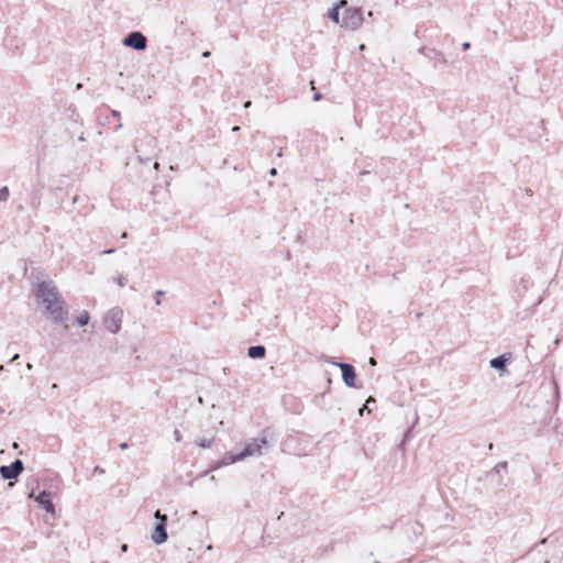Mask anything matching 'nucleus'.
Listing matches in <instances>:
<instances>
[{"label":"nucleus","instance_id":"nucleus-1","mask_svg":"<svg viewBox=\"0 0 563 563\" xmlns=\"http://www.w3.org/2000/svg\"><path fill=\"white\" fill-rule=\"evenodd\" d=\"M37 303L44 308L48 318L56 323H65L68 320V309L52 280L38 284L36 291Z\"/></svg>","mask_w":563,"mask_h":563},{"label":"nucleus","instance_id":"nucleus-2","mask_svg":"<svg viewBox=\"0 0 563 563\" xmlns=\"http://www.w3.org/2000/svg\"><path fill=\"white\" fill-rule=\"evenodd\" d=\"M268 445L267 439L265 437L254 438L250 440L244 450L239 453L240 459H246L249 456H261L263 454V450Z\"/></svg>","mask_w":563,"mask_h":563},{"label":"nucleus","instance_id":"nucleus-3","mask_svg":"<svg viewBox=\"0 0 563 563\" xmlns=\"http://www.w3.org/2000/svg\"><path fill=\"white\" fill-rule=\"evenodd\" d=\"M508 475V464L507 462H500L495 465V467L489 471L486 475V478L489 483L504 488L507 487L508 484L505 481Z\"/></svg>","mask_w":563,"mask_h":563},{"label":"nucleus","instance_id":"nucleus-4","mask_svg":"<svg viewBox=\"0 0 563 563\" xmlns=\"http://www.w3.org/2000/svg\"><path fill=\"white\" fill-rule=\"evenodd\" d=\"M123 310L119 307L111 308L103 317V324L111 333H117L121 329Z\"/></svg>","mask_w":563,"mask_h":563},{"label":"nucleus","instance_id":"nucleus-5","mask_svg":"<svg viewBox=\"0 0 563 563\" xmlns=\"http://www.w3.org/2000/svg\"><path fill=\"white\" fill-rule=\"evenodd\" d=\"M363 21L361 9H347L342 18V26L354 31L361 27Z\"/></svg>","mask_w":563,"mask_h":563},{"label":"nucleus","instance_id":"nucleus-6","mask_svg":"<svg viewBox=\"0 0 563 563\" xmlns=\"http://www.w3.org/2000/svg\"><path fill=\"white\" fill-rule=\"evenodd\" d=\"M123 44L136 51H143L146 48V37L139 31L131 32L124 37Z\"/></svg>","mask_w":563,"mask_h":563},{"label":"nucleus","instance_id":"nucleus-7","mask_svg":"<svg viewBox=\"0 0 563 563\" xmlns=\"http://www.w3.org/2000/svg\"><path fill=\"white\" fill-rule=\"evenodd\" d=\"M331 364L338 366L342 372V379L347 387H356L355 378L356 374L354 367L346 363L331 362Z\"/></svg>","mask_w":563,"mask_h":563},{"label":"nucleus","instance_id":"nucleus-8","mask_svg":"<svg viewBox=\"0 0 563 563\" xmlns=\"http://www.w3.org/2000/svg\"><path fill=\"white\" fill-rule=\"evenodd\" d=\"M23 471V462L15 460L10 465H3L0 467V474L2 479L15 478Z\"/></svg>","mask_w":563,"mask_h":563},{"label":"nucleus","instance_id":"nucleus-9","mask_svg":"<svg viewBox=\"0 0 563 563\" xmlns=\"http://www.w3.org/2000/svg\"><path fill=\"white\" fill-rule=\"evenodd\" d=\"M151 538L155 544L165 543L168 539L167 525L164 521L156 522L152 531Z\"/></svg>","mask_w":563,"mask_h":563},{"label":"nucleus","instance_id":"nucleus-10","mask_svg":"<svg viewBox=\"0 0 563 563\" xmlns=\"http://www.w3.org/2000/svg\"><path fill=\"white\" fill-rule=\"evenodd\" d=\"M30 498L34 497V500L43 507L47 514L55 516V506L48 498L51 495H27Z\"/></svg>","mask_w":563,"mask_h":563},{"label":"nucleus","instance_id":"nucleus-11","mask_svg":"<svg viewBox=\"0 0 563 563\" xmlns=\"http://www.w3.org/2000/svg\"><path fill=\"white\" fill-rule=\"evenodd\" d=\"M242 460L243 459L239 457V454L227 453L219 462H217V464L213 466V470L219 468L221 466H228Z\"/></svg>","mask_w":563,"mask_h":563},{"label":"nucleus","instance_id":"nucleus-12","mask_svg":"<svg viewBox=\"0 0 563 563\" xmlns=\"http://www.w3.org/2000/svg\"><path fill=\"white\" fill-rule=\"evenodd\" d=\"M266 354V349L263 345H254L249 347L247 355L251 358H263Z\"/></svg>","mask_w":563,"mask_h":563},{"label":"nucleus","instance_id":"nucleus-13","mask_svg":"<svg viewBox=\"0 0 563 563\" xmlns=\"http://www.w3.org/2000/svg\"><path fill=\"white\" fill-rule=\"evenodd\" d=\"M508 358L505 355H500L490 360L489 364L493 368L498 371H505Z\"/></svg>","mask_w":563,"mask_h":563},{"label":"nucleus","instance_id":"nucleus-14","mask_svg":"<svg viewBox=\"0 0 563 563\" xmlns=\"http://www.w3.org/2000/svg\"><path fill=\"white\" fill-rule=\"evenodd\" d=\"M346 4V0H341L334 8H332L329 13H328V16L334 22V23H339L340 19H339V10L341 7H344Z\"/></svg>","mask_w":563,"mask_h":563},{"label":"nucleus","instance_id":"nucleus-15","mask_svg":"<svg viewBox=\"0 0 563 563\" xmlns=\"http://www.w3.org/2000/svg\"><path fill=\"white\" fill-rule=\"evenodd\" d=\"M89 313L87 311H84L81 312L77 318H76V322L79 327H84L86 324H88L89 322Z\"/></svg>","mask_w":563,"mask_h":563},{"label":"nucleus","instance_id":"nucleus-16","mask_svg":"<svg viewBox=\"0 0 563 563\" xmlns=\"http://www.w3.org/2000/svg\"><path fill=\"white\" fill-rule=\"evenodd\" d=\"M195 443L200 448L208 449V448H211V445L213 443V439L200 438V439H197L195 441Z\"/></svg>","mask_w":563,"mask_h":563},{"label":"nucleus","instance_id":"nucleus-17","mask_svg":"<svg viewBox=\"0 0 563 563\" xmlns=\"http://www.w3.org/2000/svg\"><path fill=\"white\" fill-rule=\"evenodd\" d=\"M113 280L119 287H124L128 283V278L124 277L123 275H118L117 277L113 278Z\"/></svg>","mask_w":563,"mask_h":563},{"label":"nucleus","instance_id":"nucleus-18","mask_svg":"<svg viewBox=\"0 0 563 563\" xmlns=\"http://www.w3.org/2000/svg\"><path fill=\"white\" fill-rule=\"evenodd\" d=\"M154 518H155L156 522L164 521L167 525V516L162 514L159 509L155 511Z\"/></svg>","mask_w":563,"mask_h":563},{"label":"nucleus","instance_id":"nucleus-19","mask_svg":"<svg viewBox=\"0 0 563 563\" xmlns=\"http://www.w3.org/2000/svg\"><path fill=\"white\" fill-rule=\"evenodd\" d=\"M10 192L8 187L0 188V201H7L9 199Z\"/></svg>","mask_w":563,"mask_h":563},{"label":"nucleus","instance_id":"nucleus-20","mask_svg":"<svg viewBox=\"0 0 563 563\" xmlns=\"http://www.w3.org/2000/svg\"><path fill=\"white\" fill-rule=\"evenodd\" d=\"M174 438H175L176 442L181 441V434H180V432L178 430L174 431Z\"/></svg>","mask_w":563,"mask_h":563},{"label":"nucleus","instance_id":"nucleus-21","mask_svg":"<svg viewBox=\"0 0 563 563\" xmlns=\"http://www.w3.org/2000/svg\"><path fill=\"white\" fill-rule=\"evenodd\" d=\"M368 411L371 412V409H368V406L367 405H364L360 410H358V413L362 416L364 411Z\"/></svg>","mask_w":563,"mask_h":563},{"label":"nucleus","instance_id":"nucleus-22","mask_svg":"<svg viewBox=\"0 0 563 563\" xmlns=\"http://www.w3.org/2000/svg\"><path fill=\"white\" fill-rule=\"evenodd\" d=\"M321 99H322V95L321 93H314V96H313V100L314 101H319Z\"/></svg>","mask_w":563,"mask_h":563},{"label":"nucleus","instance_id":"nucleus-23","mask_svg":"<svg viewBox=\"0 0 563 563\" xmlns=\"http://www.w3.org/2000/svg\"><path fill=\"white\" fill-rule=\"evenodd\" d=\"M269 175L273 176V177L276 176L277 175V169L275 167L271 168Z\"/></svg>","mask_w":563,"mask_h":563},{"label":"nucleus","instance_id":"nucleus-24","mask_svg":"<svg viewBox=\"0 0 563 563\" xmlns=\"http://www.w3.org/2000/svg\"><path fill=\"white\" fill-rule=\"evenodd\" d=\"M368 363L372 366H375L377 364V362H376V360L374 357H369Z\"/></svg>","mask_w":563,"mask_h":563},{"label":"nucleus","instance_id":"nucleus-25","mask_svg":"<svg viewBox=\"0 0 563 563\" xmlns=\"http://www.w3.org/2000/svg\"><path fill=\"white\" fill-rule=\"evenodd\" d=\"M372 402H375V399L371 396V397L367 398L365 405L368 406V405H372Z\"/></svg>","mask_w":563,"mask_h":563},{"label":"nucleus","instance_id":"nucleus-26","mask_svg":"<svg viewBox=\"0 0 563 563\" xmlns=\"http://www.w3.org/2000/svg\"><path fill=\"white\" fill-rule=\"evenodd\" d=\"M128 549H129V545H128L126 543H123V544L121 545V551H122V552H128Z\"/></svg>","mask_w":563,"mask_h":563},{"label":"nucleus","instance_id":"nucleus-27","mask_svg":"<svg viewBox=\"0 0 563 563\" xmlns=\"http://www.w3.org/2000/svg\"><path fill=\"white\" fill-rule=\"evenodd\" d=\"M114 252H115V250H114V249H109V250H104L102 253H103V254H112V253H114Z\"/></svg>","mask_w":563,"mask_h":563},{"label":"nucleus","instance_id":"nucleus-28","mask_svg":"<svg viewBox=\"0 0 563 563\" xmlns=\"http://www.w3.org/2000/svg\"><path fill=\"white\" fill-rule=\"evenodd\" d=\"M462 47H463V49H468L470 43L468 42L463 43Z\"/></svg>","mask_w":563,"mask_h":563},{"label":"nucleus","instance_id":"nucleus-29","mask_svg":"<svg viewBox=\"0 0 563 563\" xmlns=\"http://www.w3.org/2000/svg\"><path fill=\"white\" fill-rule=\"evenodd\" d=\"M251 106H252V102H251V101H246V102H244V104H243V107H244L245 109L250 108Z\"/></svg>","mask_w":563,"mask_h":563},{"label":"nucleus","instance_id":"nucleus-30","mask_svg":"<svg viewBox=\"0 0 563 563\" xmlns=\"http://www.w3.org/2000/svg\"><path fill=\"white\" fill-rule=\"evenodd\" d=\"M211 55V53L209 51H206L202 53V57H209Z\"/></svg>","mask_w":563,"mask_h":563},{"label":"nucleus","instance_id":"nucleus-31","mask_svg":"<svg viewBox=\"0 0 563 563\" xmlns=\"http://www.w3.org/2000/svg\"><path fill=\"white\" fill-rule=\"evenodd\" d=\"M154 169H155V170H158V169H159V163H157V162H155V163H154Z\"/></svg>","mask_w":563,"mask_h":563},{"label":"nucleus","instance_id":"nucleus-32","mask_svg":"<svg viewBox=\"0 0 563 563\" xmlns=\"http://www.w3.org/2000/svg\"><path fill=\"white\" fill-rule=\"evenodd\" d=\"M19 357H20L19 354H14L11 361L14 362V361L19 360Z\"/></svg>","mask_w":563,"mask_h":563},{"label":"nucleus","instance_id":"nucleus-33","mask_svg":"<svg viewBox=\"0 0 563 563\" xmlns=\"http://www.w3.org/2000/svg\"><path fill=\"white\" fill-rule=\"evenodd\" d=\"M232 131H233V132H238V131H240V126H238V125L233 126V128H232Z\"/></svg>","mask_w":563,"mask_h":563},{"label":"nucleus","instance_id":"nucleus-34","mask_svg":"<svg viewBox=\"0 0 563 563\" xmlns=\"http://www.w3.org/2000/svg\"><path fill=\"white\" fill-rule=\"evenodd\" d=\"M120 448H121L122 450H124V449H126V448H128V444H126V443H121V444H120Z\"/></svg>","mask_w":563,"mask_h":563},{"label":"nucleus","instance_id":"nucleus-35","mask_svg":"<svg viewBox=\"0 0 563 563\" xmlns=\"http://www.w3.org/2000/svg\"><path fill=\"white\" fill-rule=\"evenodd\" d=\"M358 49H360V51H364V49H365V45H364V44H361V45L358 46Z\"/></svg>","mask_w":563,"mask_h":563},{"label":"nucleus","instance_id":"nucleus-36","mask_svg":"<svg viewBox=\"0 0 563 563\" xmlns=\"http://www.w3.org/2000/svg\"><path fill=\"white\" fill-rule=\"evenodd\" d=\"M112 115H113V117H119V112H118V111H115V110H113V111H112Z\"/></svg>","mask_w":563,"mask_h":563},{"label":"nucleus","instance_id":"nucleus-37","mask_svg":"<svg viewBox=\"0 0 563 563\" xmlns=\"http://www.w3.org/2000/svg\"><path fill=\"white\" fill-rule=\"evenodd\" d=\"M277 156H278V157H282V156H283V150H282V148L278 151Z\"/></svg>","mask_w":563,"mask_h":563},{"label":"nucleus","instance_id":"nucleus-38","mask_svg":"<svg viewBox=\"0 0 563 563\" xmlns=\"http://www.w3.org/2000/svg\"><path fill=\"white\" fill-rule=\"evenodd\" d=\"M526 194H528L529 196H531V195H532L531 189H526Z\"/></svg>","mask_w":563,"mask_h":563},{"label":"nucleus","instance_id":"nucleus-39","mask_svg":"<svg viewBox=\"0 0 563 563\" xmlns=\"http://www.w3.org/2000/svg\"><path fill=\"white\" fill-rule=\"evenodd\" d=\"M36 489H40V487L37 486V487H36ZM34 492H35V488H34V487H32L30 493H31V494H34Z\"/></svg>","mask_w":563,"mask_h":563},{"label":"nucleus","instance_id":"nucleus-40","mask_svg":"<svg viewBox=\"0 0 563 563\" xmlns=\"http://www.w3.org/2000/svg\"><path fill=\"white\" fill-rule=\"evenodd\" d=\"M26 367H27V369H31L32 365L30 363H27Z\"/></svg>","mask_w":563,"mask_h":563},{"label":"nucleus","instance_id":"nucleus-41","mask_svg":"<svg viewBox=\"0 0 563 563\" xmlns=\"http://www.w3.org/2000/svg\"><path fill=\"white\" fill-rule=\"evenodd\" d=\"M367 15H368V16H372V15H373V12H372V11H368V12H367Z\"/></svg>","mask_w":563,"mask_h":563},{"label":"nucleus","instance_id":"nucleus-42","mask_svg":"<svg viewBox=\"0 0 563 563\" xmlns=\"http://www.w3.org/2000/svg\"><path fill=\"white\" fill-rule=\"evenodd\" d=\"M3 368H4L3 365H0V371H2Z\"/></svg>","mask_w":563,"mask_h":563}]
</instances>
